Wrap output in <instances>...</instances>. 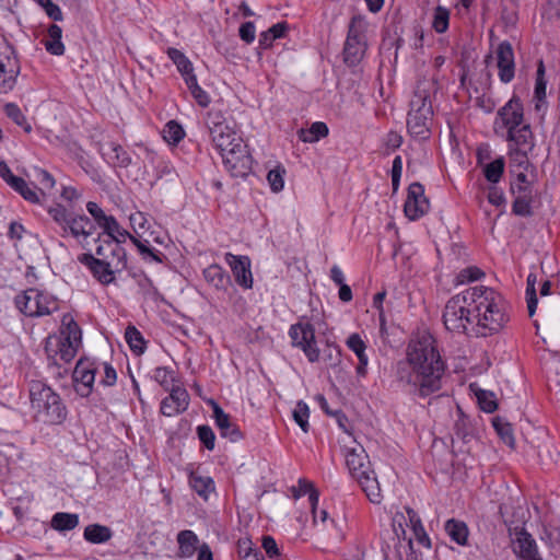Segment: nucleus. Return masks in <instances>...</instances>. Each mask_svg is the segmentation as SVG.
<instances>
[{
    "mask_svg": "<svg viewBox=\"0 0 560 560\" xmlns=\"http://www.w3.org/2000/svg\"><path fill=\"white\" fill-rule=\"evenodd\" d=\"M444 371L445 364L435 339L430 334H423L410 341L407 362L398 364L397 377L411 385L421 397H427L441 389Z\"/></svg>",
    "mask_w": 560,
    "mask_h": 560,
    "instance_id": "nucleus-1",
    "label": "nucleus"
},
{
    "mask_svg": "<svg viewBox=\"0 0 560 560\" xmlns=\"http://www.w3.org/2000/svg\"><path fill=\"white\" fill-rule=\"evenodd\" d=\"M436 92L438 82L433 79H423L417 83L407 117V128L411 136L422 139L429 137L433 121L432 100Z\"/></svg>",
    "mask_w": 560,
    "mask_h": 560,
    "instance_id": "nucleus-2",
    "label": "nucleus"
},
{
    "mask_svg": "<svg viewBox=\"0 0 560 560\" xmlns=\"http://www.w3.org/2000/svg\"><path fill=\"white\" fill-rule=\"evenodd\" d=\"M472 303L477 311L478 334L489 336L498 334L509 322L501 296L490 288H471Z\"/></svg>",
    "mask_w": 560,
    "mask_h": 560,
    "instance_id": "nucleus-3",
    "label": "nucleus"
},
{
    "mask_svg": "<svg viewBox=\"0 0 560 560\" xmlns=\"http://www.w3.org/2000/svg\"><path fill=\"white\" fill-rule=\"evenodd\" d=\"M30 400L37 421L60 424L67 418V408L60 396L42 381L30 383Z\"/></svg>",
    "mask_w": 560,
    "mask_h": 560,
    "instance_id": "nucleus-4",
    "label": "nucleus"
},
{
    "mask_svg": "<svg viewBox=\"0 0 560 560\" xmlns=\"http://www.w3.org/2000/svg\"><path fill=\"white\" fill-rule=\"evenodd\" d=\"M346 464L353 478H355L372 503H381L383 495L380 482L365 450L362 446L349 448L346 453Z\"/></svg>",
    "mask_w": 560,
    "mask_h": 560,
    "instance_id": "nucleus-5",
    "label": "nucleus"
},
{
    "mask_svg": "<svg viewBox=\"0 0 560 560\" xmlns=\"http://www.w3.org/2000/svg\"><path fill=\"white\" fill-rule=\"evenodd\" d=\"M48 213L60 228L62 237L71 235L74 238H86L93 234L94 224L86 215L73 217L61 205L50 208Z\"/></svg>",
    "mask_w": 560,
    "mask_h": 560,
    "instance_id": "nucleus-6",
    "label": "nucleus"
},
{
    "mask_svg": "<svg viewBox=\"0 0 560 560\" xmlns=\"http://www.w3.org/2000/svg\"><path fill=\"white\" fill-rule=\"evenodd\" d=\"M472 303L471 289L451 298L444 308L443 320L446 329L454 332H465L470 322L467 304Z\"/></svg>",
    "mask_w": 560,
    "mask_h": 560,
    "instance_id": "nucleus-7",
    "label": "nucleus"
},
{
    "mask_svg": "<svg viewBox=\"0 0 560 560\" xmlns=\"http://www.w3.org/2000/svg\"><path fill=\"white\" fill-rule=\"evenodd\" d=\"M15 305L26 316H44L57 310L56 300L37 289H28L18 295Z\"/></svg>",
    "mask_w": 560,
    "mask_h": 560,
    "instance_id": "nucleus-8",
    "label": "nucleus"
},
{
    "mask_svg": "<svg viewBox=\"0 0 560 560\" xmlns=\"http://www.w3.org/2000/svg\"><path fill=\"white\" fill-rule=\"evenodd\" d=\"M365 22L362 16L355 15L351 19L348 30V36L343 48L345 62L349 66H355L362 59L365 49Z\"/></svg>",
    "mask_w": 560,
    "mask_h": 560,
    "instance_id": "nucleus-9",
    "label": "nucleus"
},
{
    "mask_svg": "<svg viewBox=\"0 0 560 560\" xmlns=\"http://www.w3.org/2000/svg\"><path fill=\"white\" fill-rule=\"evenodd\" d=\"M207 126L211 140L219 152L232 147L236 139H242L219 110L208 113Z\"/></svg>",
    "mask_w": 560,
    "mask_h": 560,
    "instance_id": "nucleus-10",
    "label": "nucleus"
},
{
    "mask_svg": "<svg viewBox=\"0 0 560 560\" xmlns=\"http://www.w3.org/2000/svg\"><path fill=\"white\" fill-rule=\"evenodd\" d=\"M220 154L232 176L245 177L250 172L253 161L243 139H236L232 147L220 152Z\"/></svg>",
    "mask_w": 560,
    "mask_h": 560,
    "instance_id": "nucleus-11",
    "label": "nucleus"
},
{
    "mask_svg": "<svg viewBox=\"0 0 560 560\" xmlns=\"http://www.w3.org/2000/svg\"><path fill=\"white\" fill-rule=\"evenodd\" d=\"M289 335L292 339V345L301 348L311 362L318 360L319 350L316 347L315 329L310 323L292 325Z\"/></svg>",
    "mask_w": 560,
    "mask_h": 560,
    "instance_id": "nucleus-12",
    "label": "nucleus"
},
{
    "mask_svg": "<svg viewBox=\"0 0 560 560\" xmlns=\"http://www.w3.org/2000/svg\"><path fill=\"white\" fill-rule=\"evenodd\" d=\"M20 73V63L12 47H0V93L11 91Z\"/></svg>",
    "mask_w": 560,
    "mask_h": 560,
    "instance_id": "nucleus-13",
    "label": "nucleus"
},
{
    "mask_svg": "<svg viewBox=\"0 0 560 560\" xmlns=\"http://www.w3.org/2000/svg\"><path fill=\"white\" fill-rule=\"evenodd\" d=\"M79 261L91 270L93 276L102 283L109 284L115 281V272L121 270L126 262L96 260L92 254H82Z\"/></svg>",
    "mask_w": 560,
    "mask_h": 560,
    "instance_id": "nucleus-14",
    "label": "nucleus"
},
{
    "mask_svg": "<svg viewBox=\"0 0 560 560\" xmlns=\"http://www.w3.org/2000/svg\"><path fill=\"white\" fill-rule=\"evenodd\" d=\"M514 553L521 560H542L535 539L524 527L509 528Z\"/></svg>",
    "mask_w": 560,
    "mask_h": 560,
    "instance_id": "nucleus-15",
    "label": "nucleus"
},
{
    "mask_svg": "<svg viewBox=\"0 0 560 560\" xmlns=\"http://www.w3.org/2000/svg\"><path fill=\"white\" fill-rule=\"evenodd\" d=\"M430 203L424 196V188L420 183H412L408 188L407 199L404 206L405 214L410 220H417L429 210Z\"/></svg>",
    "mask_w": 560,
    "mask_h": 560,
    "instance_id": "nucleus-16",
    "label": "nucleus"
},
{
    "mask_svg": "<svg viewBox=\"0 0 560 560\" xmlns=\"http://www.w3.org/2000/svg\"><path fill=\"white\" fill-rule=\"evenodd\" d=\"M498 117L501 122V127L505 128L508 131L523 125L524 113L520 98L513 96L503 107L499 109Z\"/></svg>",
    "mask_w": 560,
    "mask_h": 560,
    "instance_id": "nucleus-17",
    "label": "nucleus"
},
{
    "mask_svg": "<svg viewBox=\"0 0 560 560\" xmlns=\"http://www.w3.org/2000/svg\"><path fill=\"white\" fill-rule=\"evenodd\" d=\"M225 261L232 269L233 276L237 284L245 289L253 285V277L250 271V260L247 256H236L231 253L225 254Z\"/></svg>",
    "mask_w": 560,
    "mask_h": 560,
    "instance_id": "nucleus-18",
    "label": "nucleus"
},
{
    "mask_svg": "<svg viewBox=\"0 0 560 560\" xmlns=\"http://www.w3.org/2000/svg\"><path fill=\"white\" fill-rule=\"evenodd\" d=\"M189 395L180 386H172L171 394L161 402V412L166 417H173L187 409Z\"/></svg>",
    "mask_w": 560,
    "mask_h": 560,
    "instance_id": "nucleus-19",
    "label": "nucleus"
},
{
    "mask_svg": "<svg viewBox=\"0 0 560 560\" xmlns=\"http://www.w3.org/2000/svg\"><path fill=\"white\" fill-rule=\"evenodd\" d=\"M95 378V369L92 364L80 360L73 371V381L75 383V392L81 397H88L92 392Z\"/></svg>",
    "mask_w": 560,
    "mask_h": 560,
    "instance_id": "nucleus-20",
    "label": "nucleus"
},
{
    "mask_svg": "<svg viewBox=\"0 0 560 560\" xmlns=\"http://www.w3.org/2000/svg\"><path fill=\"white\" fill-rule=\"evenodd\" d=\"M500 80L509 83L514 78V52L509 42H502L497 49Z\"/></svg>",
    "mask_w": 560,
    "mask_h": 560,
    "instance_id": "nucleus-21",
    "label": "nucleus"
},
{
    "mask_svg": "<svg viewBox=\"0 0 560 560\" xmlns=\"http://www.w3.org/2000/svg\"><path fill=\"white\" fill-rule=\"evenodd\" d=\"M213 408V418L215 424L220 430L223 438H229L232 442H236L241 439V432L238 428L231 422L230 416L223 411V409L213 400H211Z\"/></svg>",
    "mask_w": 560,
    "mask_h": 560,
    "instance_id": "nucleus-22",
    "label": "nucleus"
},
{
    "mask_svg": "<svg viewBox=\"0 0 560 560\" xmlns=\"http://www.w3.org/2000/svg\"><path fill=\"white\" fill-rule=\"evenodd\" d=\"M96 241L100 242L96 247V260L126 262L124 249L114 240H102V235H98Z\"/></svg>",
    "mask_w": 560,
    "mask_h": 560,
    "instance_id": "nucleus-23",
    "label": "nucleus"
},
{
    "mask_svg": "<svg viewBox=\"0 0 560 560\" xmlns=\"http://www.w3.org/2000/svg\"><path fill=\"white\" fill-rule=\"evenodd\" d=\"M508 140L513 142L516 149L532 151L534 148V137L528 124H523L508 131Z\"/></svg>",
    "mask_w": 560,
    "mask_h": 560,
    "instance_id": "nucleus-24",
    "label": "nucleus"
},
{
    "mask_svg": "<svg viewBox=\"0 0 560 560\" xmlns=\"http://www.w3.org/2000/svg\"><path fill=\"white\" fill-rule=\"evenodd\" d=\"M291 490L294 499H299L302 495L308 494L314 523H317V503L319 493L314 488V485L306 479H300L299 486L292 487Z\"/></svg>",
    "mask_w": 560,
    "mask_h": 560,
    "instance_id": "nucleus-25",
    "label": "nucleus"
},
{
    "mask_svg": "<svg viewBox=\"0 0 560 560\" xmlns=\"http://www.w3.org/2000/svg\"><path fill=\"white\" fill-rule=\"evenodd\" d=\"M62 30L57 24H51L47 31V37L44 40L45 48L48 52L55 56H60L65 52V46L61 42Z\"/></svg>",
    "mask_w": 560,
    "mask_h": 560,
    "instance_id": "nucleus-26",
    "label": "nucleus"
},
{
    "mask_svg": "<svg viewBox=\"0 0 560 560\" xmlns=\"http://www.w3.org/2000/svg\"><path fill=\"white\" fill-rule=\"evenodd\" d=\"M60 340L72 342L74 346L81 345V329L70 315L62 317V327L60 330Z\"/></svg>",
    "mask_w": 560,
    "mask_h": 560,
    "instance_id": "nucleus-27",
    "label": "nucleus"
},
{
    "mask_svg": "<svg viewBox=\"0 0 560 560\" xmlns=\"http://www.w3.org/2000/svg\"><path fill=\"white\" fill-rule=\"evenodd\" d=\"M103 154L113 163L114 166L128 167L131 163V158L127 151H125L120 144L115 142L108 143Z\"/></svg>",
    "mask_w": 560,
    "mask_h": 560,
    "instance_id": "nucleus-28",
    "label": "nucleus"
},
{
    "mask_svg": "<svg viewBox=\"0 0 560 560\" xmlns=\"http://www.w3.org/2000/svg\"><path fill=\"white\" fill-rule=\"evenodd\" d=\"M83 536L91 544H103L112 538L113 532L105 525L91 524L85 527Z\"/></svg>",
    "mask_w": 560,
    "mask_h": 560,
    "instance_id": "nucleus-29",
    "label": "nucleus"
},
{
    "mask_svg": "<svg viewBox=\"0 0 560 560\" xmlns=\"http://www.w3.org/2000/svg\"><path fill=\"white\" fill-rule=\"evenodd\" d=\"M167 55L176 65L177 70L180 72L185 81L188 77H196L194 73L192 63L180 50L176 48H168Z\"/></svg>",
    "mask_w": 560,
    "mask_h": 560,
    "instance_id": "nucleus-30",
    "label": "nucleus"
},
{
    "mask_svg": "<svg viewBox=\"0 0 560 560\" xmlns=\"http://www.w3.org/2000/svg\"><path fill=\"white\" fill-rule=\"evenodd\" d=\"M298 133L301 141L313 143L328 135V127L325 122L316 121L308 129H300Z\"/></svg>",
    "mask_w": 560,
    "mask_h": 560,
    "instance_id": "nucleus-31",
    "label": "nucleus"
},
{
    "mask_svg": "<svg viewBox=\"0 0 560 560\" xmlns=\"http://www.w3.org/2000/svg\"><path fill=\"white\" fill-rule=\"evenodd\" d=\"M51 527L56 530H71L79 524V516L70 513H56L51 518Z\"/></svg>",
    "mask_w": 560,
    "mask_h": 560,
    "instance_id": "nucleus-32",
    "label": "nucleus"
},
{
    "mask_svg": "<svg viewBox=\"0 0 560 560\" xmlns=\"http://www.w3.org/2000/svg\"><path fill=\"white\" fill-rule=\"evenodd\" d=\"M189 483L191 488L206 500L214 490L213 481L210 477H202L195 472L190 475Z\"/></svg>",
    "mask_w": 560,
    "mask_h": 560,
    "instance_id": "nucleus-33",
    "label": "nucleus"
},
{
    "mask_svg": "<svg viewBox=\"0 0 560 560\" xmlns=\"http://www.w3.org/2000/svg\"><path fill=\"white\" fill-rule=\"evenodd\" d=\"M445 529L451 538L458 545H466L468 528L465 523L452 518L446 522Z\"/></svg>",
    "mask_w": 560,
    "mask_h": 560,
    "instance_id": "nucleus-34",
    "label": "nucleus"
},
{
    "mask_svg": "<svg viewBox=\"0 0 560 560\" xmlns=\"http://www.w3.org/2000/svg\"><path fill=\"white\" fill-rule=\"evenodd\" d=\"M104 230V233L107 235L106 240H114L115 243L119 245L121 240H125L127 236L129 237V233L121 229L118 222L114 217H108L106 222L101 226Z\"/></svg>",
    "mask_w": 560,
    "mask_h": 560,
    "instance_id": "nucleus-35",
    "label": "nucleus"
},
{
    "mask_svg": "<svg viewBox=\"0 0 560 560\" xmlns=\"http://www.w3.org/2000/svg\"><path fill=\"white\" fill-rule=\"evenodd\" d=\"M179 550L183 557H189L196 549L197 536L191 530H182L177 536Z\"/></svg>",
    "mask_w": 560,
    "mask_h": 560,
    "instance_id": "nucleus-36",
    "label": "nucleus"
},
{
    "mask_svg": "<svg viewBox=\"0 0 560 560\" xmlns=\"http://www.w3.org/2000/svg\"><path fill=\"white\" fill-rule=\"evenodd\" d=\"M125 338L130 347V349L136 354H141L144 352V339L141 332L135 326H128L125 332Z\"/></svg>",
    "mask_w": 560,
    "mask_h": 560,
    "instance_id": "nucleus-37",
    "label": "nucleus"
},
{
    "mask_svg": "<svg viewBox=\"0 0 560 560\" xmlns=\"http://www.w3.org/2000/svg\"><path fill=\"white\" fill-rule=\"evenodd\" d=\"M493 427L501 440L511 448L515 446V439L512 427L509 422H504L500 417L493 419Z\"/></svg>",
    "mask_w": 560,
    "mask_h": 560,
    "instance_id": "nucleus-38",
    "label": "nucleus"
},
{
    "mask_svg": "<svg viewBox=\"0 0 560 560\" xmlns=\"http://www.w3.org/2000/svg\"><path fill=\"white\" fill-rule=\"evenodd\" d=\"M186 84L192 97L201 107H207L210 104V97L208 93L198 85L196 77H188Z\"/></svg>",
    "mask_w": 560,
    "mask_h": 560,
    "instance_id": "nucleus-39",
    "label": "nucleus"
},
{
    "mask_svg": "<svg viewBox=\"0 0 560 560\" xmlns=\"http://www.w3.org/2000/svg\"><path fill=\"white\" fill-rule=\"evenodd\" d=\"M504 172V159L499 158L487 164L483 168V174L490 183H498Z\"/></svg>",
    "mask_w": 560,
    "mask_h": 560,
    "instance_id": "nucleus-40",
    "label": "nucleus"
},
{
    "mask_svg": "<svg viewBox=\"0 0 560 560\" xmlns=\"http://www.w3.org/2000/svg\"><path fill=\"white\" fill-rule=\"evenodd\" d=\"M34 177L39 184L38 194L43 196L50 192L56 184L54 177L46 170L43 168H35Z\"/></svg>",
    "mask_w": 560,
    "mask_h": 560,
    "instance_id": "nucleus-41",
    "label": "nucleus"
},
{
    "mask_svg": "<svg viewBox=\"0 0 560 560\" xmlns=\"http://www.w3.org/2000/svg\"><path fill=\"white\" fill-rule=\"evenodd\" d=\"M450 11L441 5L434 9L432 27L436 33H444L448 27Z\"/></svg>",
    "mask_w": 560,
    "mask_h": 560,
    "instance_id": "nucleus-42",
    "label": "nucleus"
},
{
    "mask_svg": "<svg viewBox=\"0 0 560 560\" xmlns=\"http://www.w3.org/2000/svg\"><path fill=\"white\" fill-rule=\"evenodd\" d=\"M185 136L184 129L174 120L168 121L163 129V138L168 143L176 144Z\"/></svg>",
    "mask_w": 560,
    "mask_h": 560,
    "instance_id": "nucleus-43",
    "label": "nucleus"
},
{
    "mask_svg": "<svg viewBox=\"0 0 560 560\" xmlns=\"http://www.w3.org/2000/svg\"><path fill=\"white\" fill-rule=\"evenodd\" d=\"M293 419L294 421L300 425L303 432H308V417H310V409L308 406L303 401H298L294 410H293Z\"/></svg>",
    "mask_w": 560,
    "mask_h": 560,
    "instance_id": "nucleus-44",
    "label": "nucleus"
},
{
    "mask_svg": "<svg viewBox=\"0 0 560 560\" xmlns=\"http://www.w3.org/2000/svg\"><path fill=\"white\" fill-rule=\"evenodd\" d=\"M347 346L357 354L359 362L362 365L368 364V357L365 355V343L358 334H352L347 340Z\"/></svg>",
    "mask_w": 560,
    "mask_h": 560,
    "instance_id": "nucleus-45",
    "label": "nucleus"
},
{
    "mask_svg": "<svg viewBox=\"0 0 560 560\" xmlns=\"http://www.w3.org/2000/svg\"><path fill=\"white\" fill-rule=\"evenodd\" d=\"M4 112L9 118H11L16 125L21 126L26 132H31L32 127L27 122L25 116L21 112L18 105L8 103L4 106Z\"/></svg>",
    "mask_w": 560,
    "mask_h": 560,
    "instance_id": "nucleus-46",
    "label": "nucleus"
},
{
    "mask_svg": "<svg viewBox=\"0 0 560 560\" xmlns=\"http://www.w3.org/2000/svg\"><path fill=\"white\" fill-rule=\"evenodd\" d=\"M532 191L516 196L513 202V212L517 215L529 217L532 214Z\"/></svg>",
    "mask_w": 560,
    "mask_h": 560,
    "instance_id": "nucleus-47",
    "label": "nucleus"
},
{
    "mask_svg": "<svg viewBox=\"0 0 560 560\" xmlns=\"http://www.w3.org/2000/svg\"><path fill=\"white\" fill-rule=\"evenodd\" d=\"M476 396L478 404L483 411L491 413L497 410L498 404L493 393L479 389L476 392Z\"/></svg>",
    "mask_w": 560,
    "mask_h": 560,
    "instance_id": "nucleus-48",
    "label": "nucleus"
},
{
    "mask_svg": "<svg viewBox=\"0 0 560 560\" xmlns=\"http://www.w3.org/2000/svg\"><path fill=\"white\" fill-rule=\"evenodd\" d=\"M546 85L547 82L545 80V65L542 60H539L537 66L535 83V97L538 101H542L546 98Z\"/></svg>",
    "mask_w": 560,
    "mask_h": 560,
    "instance_id": "nucleus-49",
    "label": "nucleus"
},
{
    "mask_svg": "<svg viewBox=\"0 0 560 560\" xmlns=\"http://www.w3.org/2000/svg\"><path fill=\"white\" fill-rule=\"evenodd\" d=\"M485 273L475 266L463 269L456 277V284H465L480 279Z\"/></svg>",
    "mask_w": 560,
    "mask_h": 560,
    "instance_id": "nucleus-50",
    "label": "nucleus"
},
{
    "mask_svg": "<svg viewBox=\"0 0 560 560\" xmlns=\"http://www.w3.org/2000/svg\"><path fill=\"white\" fill-rule=\"evenodd\" d=\"M131 228L138 237H142L147 231V217L142 212L132 213L129 218Z\"/></svg>",
    "mask_w": 560,
    "mask_h": 560,
    "instance_id": "nucleus-51",
    "label": "nucleus"
},
{
    "mask_svg": "<svg viewBox=\"0 0 560 560\" xmlns=\"http://www.w3.org/2000/svg\"><path fill=\"white\" fill-rule=\"evenodd\" d=\"M12 188L15 191H18L25 200L33 202V203L39 202L38 191L31 188L24 179H23L22 184L14 185Z\"/></svg>",
    "mask_w": 560,
    "mask_h": 560,
    "instance_id": "nucleus-52",
    "label": "nucleus"
},
{
    "mask_svg": "<svg viewBox=\"0 0 560 560\" xmlns=\"http://www.w3.org/2000/svg\"><path fill=\"white\" fill-rule=\"evenodd\" d=\"M80 346H74L72 342L60 340L58 354L62 361L69 363L73 360Z\"/></svg>",
    "mask_w": 560,
    "mask_h": 560,
    "instance_id": "nucleus-53",
    "label": "nucleus"
},
{
    "mask_svg": "<svg viewBox=\"0 0 560 560\" xmlns=\"http://www.w3.org/2000/svg\"><path fill=\"white\" fill-rule=\"evenodd\" d=\"M198 438L208 450L214 448L215 435L209 425H199L197 429Z\"/></svg>",
    "mask_w": 560,
    "mask_h": 560,
    "instance_id": "nucleus-54",
    "label": "nucleus"
},
{
    "mask_svg": "<svg viewBox=\"0 0 560 560\" xmlns=\"http://www.w3.org/2000/svg\"><path fill=\"white\" fill-rule=\"evenodd\" d=\"M283 173H284V170L276 168V170L269 171V173L267 175V179L270 184V187L275 192L282 190V188H283V185H284L283 176H282Z\"/></svg>",
    "mask_w": 560,
    "mask_h": 560,
    "instance_id": "nucleus-55",
    "label": "nucleus"
},
{
    "mask_svg": "<svg viewBox=\"0 0 560 560\" xmlns=\"http://www.w3.org/2000/svg\"><path fill=\"white\" fill-rule=\"evenodd\" d=\"M0 177L11 187L23 183V178L13 175L4 161H0Z\"/></svg>",
    "mask_w": 560,
    "mask_h": 560,
    "instance_id": "nucleus-56",
    "label": "nucleus"
},
{
    "mask_svg": "<svg viewBox=\"0 0 560 560\" xmlns=\"http://www.w3.org/2000/svg\"><path fill=\"white\" fill-rule=\"evenodd\" d=\"M89 213L93 217L98 226H102L109 215H107L96 202L89 201L86 205Z\"/></svg>",
    "mask_w": 560,
    "mask_h": 560,
    "instance_id": "nucleus-57",
    "label": "nucleus"
},
{
    "mask_svg": "<svg viewBox=\"0 0 560 560\" xmlns=\"http://www.w3.org/2000/svg\"><path fill=\"white\" fill-rule=\"evenodd\" d=\"M240 37L250 44L255 39V25L253 22H245L241 25L238 31Z\"/></svg>",
    "mask_w": 560,
    "mask_h": 560,
    "instance_id": "nucleus-58",
    "label": "nucleus"
},
{
    "mask_svg": "<svg viewBox=\"0 0 560 560\" xmlns=\"http://www.w3.org/2000/svg\"><path fill=\"white\" fill-rule=\"evenodd\" d=\"M154 378H155L156 382H159L166 389H168L170 384L173 382V376L164 368L155 369V371H154Z\"/></svg>",
    "mask_w": 560,
    "mask_h": 560,
    "instance_id": "nucleus-59",
    "label": "nucleus"
},
{
    "mask_svg": "<svg viewBox=\"0 0 560 560\" xmlns=\"http://www.w3.org/2000/svg\"><path fill=\"white\" fill-rule=\"evenodd\" d=\"M528 152L529 151H525L523 149H515L514 151L511 152V161L515 163L518 167L526 168L528 164Z\"/></svg>",
    "mask_w": 560,
    "mask_h": 560,
    "instance_id": "nucleus-60",
    "label": "nucleus"
},
{
    "mask_svg": "<svg viewBox=\"0 0 560 560\" xmlns=\"http://www.w3.org/2000/svg\"><path fill=\"white\" fill-rule=\"evenodd\" d=\"M129 238L132 241V243L138 247L139 252L142 254V255H149L151 256L155 261H161V258L155 255L151 249L150 247L147 245L148 241H145L144 243L141 242L139 240V237H136L133 235H129Z\"/></svg>",
    "mask_w": 560,
    "mask_h": 560,
    "instance_id": "nucleus-61",
    "label": "nucleus"
},
{
    "mask_svg": "<svg viewBox=\"0 0 560 560\" xmlns=\"http://www.w3.org/2000/svg\"><path fill=\"white\" fill-rule=\"evenodd\" d=\"M117 374L115 369L108 364L104 363V377L101 380V384L105 386H112L116 383Z\"/></svg>",
    "mask_w": 560,
    "mask_h": 560,
    "instance_id": "nucleus-62",
    "label": "nucleus"
},
{
    "mask_svg": "<svg viewBox=\"0 0 560 560\" xmlns=\"http://www.w3.org/2000/svg\"><path fill=\"white\" fill-rule=\"evenodd\" d=\"M247 546L248 552L243 555L244 560H265L264 556L258 550H253L252 548V541L248 539L240 540L238 546L242 548L243 546Z\"/></svg>",
    "mask_w": 560,
    "mask_h": 560,
    "instance_id": "nucleus-63",
    "label": "nucleus"
},
{
    "mask_svg": "<svg viewBox=\"0 0 560 560\" xmlns=\"http://www.w3.org/2000/svg\"><path fill=\"white\" fill-rule=\"evenodd\" d=\"M488 201L493 206L500 207L504 203L505 198L501 190H499L495 187H492L488 194Z\"/></svg>",
    "mask_w": 560,
    "mask_h": 560,
    "instance_id": "nucleus-64",
    "label": "nucleus"
}]
</instances>
